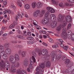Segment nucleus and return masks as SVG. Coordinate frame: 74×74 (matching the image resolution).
Returning <instances> with one entry per match:
<instances>
[{
    "label": "nucleus",
    "mask_w": 74,
    "mask_h": 74,
    "mask_svg": "<svg viewBox=\"0 0 74 74\" xmlns=\"http://www.w3.org/2000/svg\"><path fill=\"white\" fill-rule=\"evenodd\" d=\"M25 8L27 10H29V9L30 8V6L28 4L25 5Z\"/></svg>",
    "instance_id": "obj_28"
},
{
    "label": "nucleus",
    "mask_w": 74,
    "mask_h": 74,
    "mask_svg": "<svg viewBox=\"0 0 74 74\" xmlns=\"http://www.w3.org/2000/svg\"><path fill=\"white\" fill-rule=\"evenodd\" d=\"M45 10H41V14H42V15H44V14L45 13Z\"/></svg>",
    "instance_id": "obj_46"
},
{
    "label": "nucleus",
    "mask_w": 74,
    "mask_h": 74,
    "mask_svg": "<svg viewBox=\"0 0 74 74\" xmlns=\"http://www.w3.org/2000/svg\"><path fill=\"white\" fill-rule=\"evenodd\" d=\"M69 64H69V66H70L71 67V66L73 65V63H71L70 64L69 63Z\"/></svg>",
    "instance_id": "obj_60"
},
{
    "label": "nucleus",
    "mask_w": 74,
    "mask_h": 74,
    "mask_svg": "<svg viewBox=\"0 0 74 74\" xmlns=\"http://www.w3.org/2000/svg\"><path fill=\"white\" fill-rule=\"evenodd\" d=\"M20 16H21L20 14H17L16 15V16L15 17V19L16 21H18V19L19 18Z\"/></svg>",
    "instance_id": "obj_29"
},
{
    "label": "nucleus",
    "mask_w": 74,
    "mask_h": 74,
    "mask_svg": "<svg viewBox=\"0 0 74 74\" xmlns=\"http://www.w3.org/2000/svg\"><path fill=\"white\" fill-rule=\"evenodd\" d=\"M10 8H13L14 9H15V6L14 5V4L13 3H11V5L10 6Z\"/></svg>",
    "instance_id": "obj_39"
},
{
    "label": "nucleus",
    "mask_w": 74,
    "mask_h": 74,
    "mask_svg": "<svg viewBox=\"0 0 74 74\" xmlns=\"http://www.w3.org/2000/svg\"><path fill=\"white\" fill-rule=\"evenodd\" d=\"M27 39L29 40H33L34 39V38L32 36H29L27 37Z\"/></svg>",
    "instance_id": "obj_34"
},
{
    "label": "nucleus",
    "mask_w": 74,
    "mask_h": 74,
    "mask_svg": "<svg viewBox=\"0 0 74 74\" xmlns=\"http://www.w3.org/2000/svg\"><path fill=\"white\" fill-rule=\"evenodd\" d=\"M37 8H41V7H42V4L41 2H38L37 5Z\"/></svg>",
    "instance_id": "obj_23"
},
{
    "label": "nucleus",
    "mask_w": 74,
    "mask_h": 74,
    "mask_svg": "<svg viewBox=\"0 0 74 74\" xmlns=\"http://www.w3.org/2000/svg\"><path fill=\"white\" fill-rule=\"evenodd\" d=\"M20 66V63L19 62H17L15 64H13L11 66L12 68H15V67H18Z\"/></svg>",
    "instance_id": "obj_7"
},
{
    "label": "nucleus",
    "mask_w": 74,
    "mask_h": 74,
    "mask_svg": "<svg viewBox=\"0 0 74 74\" xmlns=\"http://www.w3.org/2000/svg\"><path fill=\"white\" fill-rule=\"evenodd\" d=\"M50 13V12H49V11H47L46 12L45 15V17H47V16H49V15Z\"/></svg>",
    "instance_id": "obj_33"
},
{
    "label": "nucleus",
    "mask_w": 74,
    "mask_h": 74,
    "mask_svg": "<svg viewBox=\"0 0 74 74\" xmlns=\"http://www.w3.org/2000/svg\"><path fill=\"white\" fill-rule=\"evenodd\" d=\"M66 21L67 22L70 23L71 22V18L70 16H68L65 17Z\"/></svg>",
    "instance_id": "obj_10"
},
{
    "label": "nucleus",
    "mask_w": 74,
    "mask_h": 74,
    "mask_svg": "<svg viewBox=\"0 0 74 74\" xmlns=\"http://www.w3.org/2000/svg\"><path fill=\"white\" fill-rule=\"evenodd\" d=\"M49 41L51 42H53V40H52V38H50L49 39Z\"/></svg>",
    "instance_id": "obj_62"
},
{
    "label": "nucleus",
    "mask_w": 74,
    "mask_h": 74,
    "mask_svg": "<svg viewBox=\"0 0 74 74\" xmlns=\"http://www.w3.org/2000/svg\"><path fill=\"white\" fill-rule=\"evenodd\" d=\"M65 63L66 65V67H69V64H70V60L69 59H67L65 62Z\"/></svg>",
    "instance_id": "obj_19"
},
{
    "label": "nucleus",
    "mask_w": 74,
    "mask_h": 74,
    "mask_svg": "<svg viewBox=\"0 0 74 74\" xmlns=\"http://www.w3.org/2000/svg\"><path fill=\"white\" fill-rule=\"evenodd\" d=\"M62 60L64 61L66 60V56H63L62 58Z\"/></svg>",
    "instance_id": "obj_47"
},
{
    "label": "nucleus",
    "mask_w": 74,
    "mask_h": 74,
    "mask_svg": "<svg viewBox=\"0 0 74 74\" xmlns=\"http://www.w3.org/2000/svg\"><path fill=\"white\" fill-rule=\"evenodd\" d=\"M23 65L25 67H27L28 66L29 62L27 60H25L23 61Z\"/></svg>",
    "instance_id": "obj_21"
},
{
    "label": "nucleus",
    "mask_w": 74,
    "mask_h": 74,
    "mask_svg": "<svg viewBox=\"0 0 74 74\" xmlns=\"http://www.w3.org/2000/svg\"><path fill=\"white\" fill-rule=\"evenodd\" d=\"M33 22H34L33 24L34 25H35V26H36V25H37L38 24V23L36 20H33Z\"/></svg>",
    "instance_id": "obj_41"
},
{
    "label": "nucleus",
    "mask_w": 74,
    "mask_h": 74,
    "mask_svg": "<svg viewBox=\"0 0 74 74\" xmlns=\"http://www.w3.org/2000/svg\"><path fill=\"white\" fill-rule=\"evenodd\" d=\"M55 48H59V46H58V44H55Z\"/></svg>",
    "instance_id": "obj_57"
},
{
    "label": "nucleus",
    "mask_w": 74,
    "mask_h": 74,
    "mask_svg": "<svg viewBox=\"0 0 74 74\" xmlns=\"http://www.w3.org/2000/svg\"><path fill=\"white\" fill-rule=\"evenodd\" d=\"M44 69H41L39 71V73L40 74H42L44 73Z\"/></svg>",
    "instance_id": "obj_36"
},
{
    "label": "nucleus",
    "mask_w": 74,
    "mask_h": 74,
    "mask_svg": "<svg viewBox=\"0 0 74 74\" xmlns=\"http://www.w3.org/2000/svg\"><path fill=\"white\" fill-rule=\"evenodd\" d=\"M11 72L13 73H15L16 71V69H11Z\"/></svg>",
    "instance_id": "obj_38"
},
{
    "label": "nucleus",
    "mask_w": 74,
    "mask_h": 74,
    "mask_svg": "<svg viewBox=\"0 0 74 74\" xmlns=\"http://www.w3.org/2000/svg\"><path fill=\"white\" fill-rule=\"evenodd\" d=\"M57 40L58 41H59L60 42H61V43H63L64 42L63 40L61 39H58Z\"/></svg>",
    "instance_id": "obj_44"
},
{
    "label": "nucleus",
    "mask_w": 74,
    "mask_h": 74,
    "mask_svg": "<svg viewBox=\"0 0 74 74\" xmlns=\"http://www.w3.org/2000/svg\"><path fill=\"white\" fill-rule=\"evenodd\" d=\"M48 50L46 49L42 50L41 51H39L38 52V54L39 56H41L42 55L43 56H45L48 54Z\"/></svg>",
    "instance_id": "obj_3"
},
{
    "label": "nucleus",
    "mask_w": 74,
    "mask_h": 74,
    "mask_svg": "<svg viewBox=\"0 0 74 74\" xmlns=\"http://www.w3.org/2000/svg\"><path fill=\"white\" fill-rule=\"evenodd\" d=\"M58 21L59 22H61V21H63L64 18L61 15H59L58 18Z\"/></svg>",
    "instance_id": "obj_14"
},
{
    "label": "nucleus",
    "mask_w": 74,
    "mask_h": 74,
    "mask_svg": "<svg viewBox=\"0 0 74 74\" xmlns=\"http://www.w3.org/2000/svg\"><path fill=\"white\" fill-rule=\"evenodd\" d=\"M71 31L70 30H69L68 31V34H71Z\"/></svg>",
    "instance_id": "obj_55"
},
{
    "label": "nucleus",
    "mask_w": 74,
    "mask_h": 74,
    "mask_svg": "<svg viewBox=\"0 0 74 74\" xmlns=\"http://www.w3.org/2000/svg\"><path fill=\"white\" fill-rule=\"evenodd\" d=\"M4 47L5 48H9V45L7 43H5L4 44Z\"/></svg>",
    "instance_id": "obj_35"
},
{
    "label": "nucleus",
    "mask_w": 74,
    "mask_h": 74,
    "mask_svg": "<svg viewBox=\"0 0 74 74\" xmlns=\"http://www.w3.org/2000/svg\"><path fill=\"white\" fill-rule=\"evenodd\" d=\"M61 36L64 40H66L67 39V35L66 34H61Z\"/></svg>",
    "instance_id": "obj_17"
},
{
    "label": "nucleus",
    "mask_w": 74,
    "mask_h": 74,
    "mask_svg": "<svg viewBox=\"0 0 74 74\" xmlns=\"http://www.w3.org/2000/svg\"><path fill=\"white\" fill-rule=\"evenodd\" d=\"M71 37L73 38H74V34H72L71 35Z\"/></svg>",
    "instance_id": "obj_63"
},
{
    "label": "nucleus",
    "mask_w": 74,
    "mask_h": 74,
    "mask_svg": "<svg viewBox=\"0 0 74 74\" xmlns=\"http://www.w3.org/2000/svg\"><path fill=\"white\" fill-rule=\"evenodd\" d=\"M32 58H31L30 60V64L29 65V67L30 70L33 69V65L34 63L36 62V59L34 56H32Z\"/></svg>",
    "instance_id": "obj_2"
},
{
    "label": "nucleus",
    "mask_w": 74,
    "mask_h": 74,
    "mask_svg": "<svg viewBox=\"0 0 74 74\" xmlns=\"http://www.w3.org/2000/svg\"><path fill=\"white\" fill-rule=\"evenodd\" d=\"M69 69H68L64 71V72L65 73H67L69 72Z\"/></svg>",
    "instance_id": "obj_50"
},
{
    "label": "nucleus",
    "mask_w": 74,
    "mask_h": 74,
    "mask_svg": "<svg viewBox=\"0 0 74 74\" xmlns=\"http://www.w3.org/2000/svg\"><path fill=\"white\" fill-rule=\"evenodd\" d=\"M6 64H5L4 61L3 60H1L0 62V66L2 67L1 70H4V69L5 68Z\"/></svg>",
    "instance_id": "obj_5"
},
{
    "label": "nucleus",
    "mask_w": 74,
    "mask_h": 74,
    "mask_svg": "<svg viewBox=\"0 0 74 74\" xmlns=\"http://www.w3.org/2000/svg\"><path fill=\"white\" fill-rule=\"evenodd\" d=\"M62 33L61 34H66V28H64L62 30Z\"/></svg>",
    "instance_id": "obj_31"
},
{
    "label": "nucleus",
    "mask_w": 74,
    "mask_h": 74,
    "mask_svg": "<svg viewBox=\"0 0 74 74\" xmlns=\"http://www.w3.org/2000/svg\"><path fill=\"white\" fill-rule=\"evenodd\" d=\"M47 10L50 12L51 13H54V12L55 11L54 9L50 7H47Z\"/></svg>",
    "instance_id": "obj_11"
},
{
    "label": "nucleus",
    "mask_w": 74,
    "mask_h": 74,
    "mask_svg": "<svg viewBox=\"0 0 74 74\" xmlns=\"http://www.w3.org/2000/svg\"><path fill=\"white\" fill-rule=\"evenodd\" d=\"M36 5H37V3L36 2L32 3V6L33 8H35L36 7Z\"/></svg>",
    "instance_id": "obj_22"
},
{
    "label": "nucleus",
    "mask_w": 74,
    "mask_h": 74,
    "mask_svg": "<svg viewBox=\"0 0 74 74\" xmlns=\"http://www.w3.org/2000/svg\"><path fill=\"white\" fill-rule=\"evenodd\" d=\"M51 55L52 58L51 60L52 62H53V60H54V59L56 58V55L55 54V52H51Z\"/></svg>",
    "instance_id": "obj_9"
},
{
    "label": "nucleus",
    "mask_w": 74,
    "mask_h": 74,
    "mask_svg": "<svg viewBox=\"0 0 74 74\" xmlns=\"http://www.w3.org/2000/svg\"><path fill=\"white\" fill-rule=\"evenodd\" d=\"M61 58H62V55L60 54H59L57 56L56 59L57 60H59Z\"/></svg>",
    "instance_id": "obj_26"
},
{
    "label": "nucleus",
    "mask_w": 74,
    "mask_h": 74,
    "mask_svg": "<svg viewBox=\"0 0 74 74\" xmlns=\"http://www.w3.org/2000/svg\"><path fill=\"white\" fill-rule=\"evenodd\" d=\"M14 59L15 60L19 61V57L18 54H15L14 55Z\"/></svg>",
    "instance_id": "obj_18"
},
{
    "label": "nucleus",
    "mask_w": 74,
    "mask_h": 74,
    "mask_svg": "<svg viewBox=\"0 0 74 74\" xmlns=\"http://www.w3.org/2000/svg\"><path fill=\"white\" fill-rule=\"evenodd\" d=\"M11 49H10L7 48L5 50V52L7 54V55H9V54H10L11 53Z\"/></svg>",
    "instance_id": "obj_20"
},
{
    "label": "nucleus",
    "mask_w": 74,
    "mask_h": 74,
    "mask_svg": "<svg viewBox=\"0 0 74 74\" xmlns=\"http://www.w3.org/2000/svg\"><path fill=\"white\" fill-rule=\"evenodd\" d=\"M71 27V23H69L68 24L67 26V29H69Z\"/></svg>",
    "instance_id": "obj_40"
},
{
    "label": "nucleus",
    "mask_w": 74,
    "mask_h": 74,
    "mask_svg": "<svg viewBox=\"0 0 74 74\" xmlns=\"http://www.w3.org/2000/svg\"><path fill=\"white\" fill-rule=\"evenodd\" d=\"M17 37L19 38H22V36L18 35L16 36Z\"/></svg>",
    "instance_id": "obj_48"
},
{
    "label": "nucleus",
    "mask_w": 74,
    "mask_h": 74,
    "mask_svg": "<svg viewBox=\"0 0 74 74\" xmlns=\"http://www.w3.org/2000/svg\"><path fill=\"white\" fill-rule=\"evenodd\" d=\"M25 18H29L28 15H27V14L26 13L25 14Z\"/></svg>",
    "instance_id": "obj_58"
},
{
    "label": "nucleus",
    "mask_w": 74,
    "mask_h": 74,
    "mask_svg": "<svg viewBox=\"0 0 74 74\" xmlns=\"http://www.w3.org/2000/svg\"><path fill=\"white\" fill-rule=\"evenodd\" d=\"M10 64H9L6 67H5L6 68H8V69H10Z\"/></svg>",
    "instance_id": "obj_56"
},
{
    "label": "nucleus",
    "mask_w": 74,
    "mask_h": 74,
    "mask_svg": "<svg viewBox=\"0 0 74 74\" xmlns=\"http://www.w3.org/2000/svg\"><path fill=\"white\" fill-rule=\"evenodd\" d=\"M40 66H38L36 68V71H39L41 69V68H40Z\"/></svg>",
    "instance_id": "obj_42"
},
{
    "label": "nucleus",
    "mask_w": 74,
    "mask_h": 74,
    "mask_svg": "<svg viewBox=\"0 0 74 74\" xmlns=\"http://www.w3.org/2000/svg\"><path fill=\"white\" fill-rule=\"evenodd\" d=\"M45 66H46V67L49 68L51 66V62H50L49 61H48L47 62L46 61H45Z\"/></svg>",
    "instance_id": "obj_13"
},
{
    "label": "nucleus",
    "mask_w": 74,
    "mask_h": 74,
    "mask_svg": "<svg viewBox=\"0 0 74 74\" xmlns=\"http://www.w3.org/2000/svg\"><path fill=\"white\" fill-rule=\"evenodd\" d=\"M40 13V11L39 10H37L34 12L33 16L34 17H37L38 16Z\"/></svg>",
    "instance_id": "obj_8"
},
{
    "label": "nucleus",
    "mask_w": 74,
    "mask_h": 74,
    "mask_svg": "<svg viewBox=\"0 0 74 74\" xmlns=\"http://www.w3.org/2000/svg\"><path fill=\"white\" fill-rule=\"evenodd\" d=\"M15 26V24H13L12 25H10L9 27V28L10 29H13L14 27Z\"/></svg>",
    "instance_id": "obj_32"
},
{
    "label": "nucleus",
    "mask_w": 74,
    "mask_h": 74,
    "mask_svg": "<svg viewBox=\"0 0 74 74\" xmlns=\"http://www.w3.org/2000/svg\"><path fill=\"white\" fill-rule=\"evenodd\" d=\"M9 60L10 62H11L12 63L14 64L16 62V61H14V56L13 55H11L10 56Z\"/></svg>",
    "instance_id": "obj_6"
},
{
    "label": "nucleus",
    "mask_w": 74,
    "mask_h": 74,
    "mask_svg": "<svg viewBox=\"0 0 74 74\" xmlns=\"http://www.w3.org/2000/svg\"><path fill=\"white\" fill-rule=\"evenodd\" d=\"M17 4L19 7H21L22 6V3H21V2L20 0H17V2H16Z\"/></svg>",
    "instance_id": "obj_25"
},
{
    "label": "nucleus",
    "mask_w": 74,
    "mask_h": 74,
    "mask_svg": "<svg viewBox=\"0 0 74 74\" xmlns=\"http://www.w3.org/2000/svg\"><path fill=\"white\" fill-rule=\"evenodd\" d=\"M4 50H3V51L1 52V55L2 56H3V59H7V56L6 55V54H4L5 53V51H4Z\"/></svg>",
    "instance_id": "obj_12"
},
{
    "label": "nucleus",
    "mask_w": 74,
    "mask_h": 74,
    "mask_svg": "<svg viewBox=\"0 0 74 74\" xmlns=\"http://www.w3.org/2000/svg\"><path fill=\"white\" fill-rule=\"evenodd\" d=\"M4 51V47L2 45H0V52H3Z\"/></svg>",
    "instance_id": "obj_24"
},
{
    "label": "nucleus",
    "mask_w": 74,
    "mask_h": 74,
    "mask_svg": "<svg viewBox=\"0 0 74 74\" xmlns=\"http://www.w3.org/2000/svg\"><path fill=\"white\" fill-rule=\"evenodd\" d=\"M71 74H74V69L71 72Z\"/></svg>",
    "instance_id": "obj_64"
},
{
    "label": "nucleus",
    "mask_w": 74,
    "mask_h": 74,
    "mask_svg": "<svg viewBox=\"0 0 74 74\" xmlns=\"http://www.w3.org/2000/svg\"><path fill=\"white\" fill-rule=\"evenodd\" d=\"M12 43H13V44H17L18 42L16 41H12Z\"/></svg>",
    "instance_id": "obj_54"
},
{
    "label": "nucleus",
    "mask_w": 74,
    "mask_h": 74,
    "mask_svg": "<svg viewBox=\"0 0 74 74\" xmlns=\"http://www.w3.org/2000/svg\"><path fill=\"white\" fill-rule=\"evenodd\" d=\"M50 19L52 20L51 21H47L46 18H43L42 20V23L43 25H46L49 27L51 26L52 28H55L57 25V22L56 20V16L54 14H51L50 16Z\"/></svg>",
    "instance_id": "obj_1"
},
{
    "label": "nucleus",
    "mask_w": 74,
    "mask_h": 74,
    "mask_svg": "<svg viewBox=\"0 0 74 74\" xmlns=\"http://www.w3.org/2000/svg\"><path fill=\"white\" fill-rule=\"evenodd\" d=\"M39 66L41 69H44L45 66V62L43 63H40L39 64Z\"/></svg>",
    "instance_id": "obj_15"
},
{
    "label": "nucleus",
    "mask_w": 74,
    "mask_h": 74,
    "mask_svg": "<svg viewBox=\"0 0 74 74\" xmlns=\"http://www.w3.org/2000/svg\"><path fill=\"white\" fill-rule=\"evenodd\" d=\"M59 5L60 7H63L64 6H63V2H61L59 4Z\"/></svg>",
    "instance_id": "obj_37"
},
{
    "label": "nucleus",
    "mask_w": 74,
    "mask_h": 74,
    "mask_svg": "<svg viewBox=\"0 0 74 74\" xmlns=\"http://www.w3.org/2000/svg\"><path fill=\"white\" fill-rule=\"evenodd\" d=\"M66 25L67 22L66 21H64L63 22L62 25H60L59 26H58L56 29V30L58 31H60V30L62 29V28L65 27Z\"/></svg>",
    "instance_id": "obj_4"
},
{
    "label": "nucleus",
    "mask_w": 74,
    "mask_h": 74,
    "mask_svg": "<svg viewBox=\"0 0 74 74\" xmlns=\"http://www.w3.org/2000/svg\"><path fill=\"white\" fill-rule=\"evenodd\" d=\"M16 74H26V73H22V71H21L20 69H18L16 71Z\"/></svg>",
    "instance_id": "obj_16"
},
{
    "label": "nucleus",
    "mask_w": 74,
    "mask_h": 74,
    "mask_svg": "<svg viewBox=\"0 0 74 74\" xmlns=\"http://www.w3.org/2000/svg\"><path fill=\"white\" fill-rule=\"evenodd\" d=\"M51 1L53 4H54V5H58V2L55 1V0H51Z\"/></svg>",
    "instance_id": "obj_27"
},
{
    "label": "nucleus",
    "mask_w": 74,
    "mask_h": 74,
    "mask_svg": "<svg viewBox=\"0 0 74 74\" xmlns=\"http://www.w3.org/2000/svg\"><path fill=\"white\" fill-rule=\"evenodd\" d=\"M32 55H33V56H36V53H35V52H32Z\"/></svg>",
    "instance_id": "obj_53"
},
{
    "label": "nucleus",
    "mask_w": 74,
    "mask_h": 74,
    "mask_svg": "<svg viewBox=\"0 0 74 74\" xmlns=\"http://www.w3.org/2000/svg\"><path fill=\"white\" fill-rule=\"evenodd\" d=\"M35 27L38 30H40L41 29L40 27L37 25H36Z\"/></svg>",
    "instance_id": "obj_45"
},
{
    "label": "nucleus",
    "mask_w": 74,
    "mask_h": 74,
    "mask_svg": "<svg viewBox=\"0 0 74 74\" xmlns=\"http://www.w3.org/2000/svg\"><path fill=\"white\" fill-rule=\"evenodd\" d=\"M7 4V1H5L3 3V5H6Z\"/></svg>",
    "instance_id": "obj_52"
},
{
    "label": "nucleus",
    "mask_w": 74,
    "mask_h": 74,
    "mask_svg": "<svg viewBox=\"0 0 74 74\" xmlns=\"http://www.w3.org/2000/svg\"><path fill=\"white\" fill-rule=\"evenodd\" d=\"M40 32H42V33L43 34H46V33H47L45 32V31L42 30H40Z\"/></svg>",
    "instance_id": "obj_51"
},
{
    "label": "nucleus",
    "mask_w": 74,
    "mask_h": 74,
    "mask_svg": "<svg viewBox=\"0 0 74 74\" xmlns=\"http://www.w3.org/2000/svg\"><path fill=\"white\" fill-rule=\"evenodd\" d=\"M8 9H5V11H3V14H5L8 13Z\"/></svg>",
    "instance_id": "obj_43"
},
{
    "label": "nucleus",
    "mask_w": 74,
    "mask_h": 74,
    "mask_svg": "<svg viewBox=\"0 0 74 74\" xmlns=\"http://www.w3.org/2000/svg\"><path fill=\"white\" fill-rule=\"evenodd\" d=\"M27 34L28 36H30L31 35H32V33L31 32H27Z\"/></svg>",
    "instance_id": "obj_49"
},
{
    "label": "nucleus",
    "mask_w": 74,
    "mask_h": 74,
    "mask_svg": "<svg viewBox=\"0 0 74 74\" xmlns=\"http://www.w3.org/2000/svg\"><path fill=\"white\" fill-rule=\"evenodd\" d=\"M43 44L44 45H45V46L46 47H47V46H48V44H47L45 42H43Z\"/></svg>",
    "instance_id": "obj_59"
},
{
    "label": "nucleus",
    "mask_w": 74,
    "mask_h": 74,
    "mask_svg": "<svg viewBox=\"0 0 74 74\" xmlns=\"http://www.w3.org/2000/svg\"><path fill=\"white\" fill-rule=\"evenodd\" d=\"M60 45L61 47H64V45L63 44H60Z\"/></svg>",
    "instance_id": "obj_61"
},
{
    "label": "nucleus",
    "mask_w": 74,
    "mask_h": 74,
    "mask_svg": "<svg viewBox=\"0 0 74 74\" xmlns=\"http://www.w3.org/2000/svg\"><path fill=\"white\" fill-rule=\"evenodd\" d=\"M21 55L22 57H25L26 55V53L25 51H23L21 53Z\"/></svg>",
    "instance_id": "obj_30"
}]
</instances>
